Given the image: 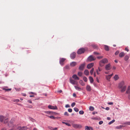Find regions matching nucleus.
Returning <instances> with one entry per match:
<instances>
[{
	"mask_svg": "<svg viewBox=\"0 0 130 130\" xmlns=\"http://www.w3.org/2000/svg\"><path fill=\"white\" fill-rule=\"evenodd\" d=\"M125 84V82L123 81H121L119 84L118 87L119 89H121V92H123L126 90V87Z\"/></svg>",
	"mask_w": 130,
	"mask_h": 130,
	"instance_id": "nucleus-1",
	"label": "nucleus"
},
{
	"mask_svg": "<svg viewBox=\"0 0 130 130\" xmlns=\"http://www.w3.org/2000/svg\"><path fill=\"white\" fill-rule=\"evenodd\" d=\"M108 62V60L106 58H104L101 60L99 62L100 66L101 67H102L104 65L105 63H107Z\"/></svg>",
	"mask_w": 130,
	"mask_h": 130,
	"instance_id": "nucleus-2",
	"label": "nucleus"
},
{
	"mask_svg": "<svg viewBox=\"0 0 130 130\" xmlns=\"http://www.w3.org/2000/svg\"><path fill=\"white\" fill-rule=\"evenodd\" d=\"M72 126L75 128H80L82 127L81 125L79 124H72Z\"/></svg>",
	"mask_w": 130,
	"mask_h": 130,
	"instance_id": "nucleus-3",
	"label": "nucleus"
},
{
	"mask_svg": "<svg viewBox=\"0 0 130 130\" xmlns=\"http://www.w3.org/2000/svg\"><path fill=\"white\" fill-rule=\"evenodd\" d=\"M85 51V50L83 48H81L78 50L77 52L78 54H81L83 53Z\"/></svg>",
	"mask_w": 130,
	"mask_h": 130,
	"instance_id": "nucleus-4",
	"label": "nucleus"
},
{
	"mask_svg": "<svg viewBox=\"0 0 130 130\" xmlns=\"http://www.w3.org/2000/svg\"><path fill=\"white\" fill-rule=\"evenodd\" d=\"M96 59L92 55L90 56L88 58V61H91L95 60Z\"/></svg>",
	"mask_w": 130,
	"mask_h": 130,
	"instance_id": "nucleus-5",
	"label": "nucleus"
},
{
	"mask_svg": "<svg viewBox=\"0 0 130 130\" xmlns=\"http://www.w3.org/2000/svg\"><path fill=\"white\" fill-rule=\"evenodd\" d=\"M70 83L73 85H77L78 83L77 82L72 79L71 78H70Z\"/></svg>",
	"mask_w": 130,
	"mask_h": 130,
	"instance_id": "nucleus-6",
	"label": "nucleus"
},
{
	"mask_svg": "<svg viewBox=\"0 0 130 130\" xmlns=\"http://www.w3.org/2000/svg\"><path fill=\"white\" fill-rule=\"evenodd\" d=\"M48 108L50 109H57V107L56 106H54L49 105L48 106Z\"/></svg>",
	"mask_w": 130,
	"mask_h": 130,
	"instance_id": "nucleus-7",
	"label": "nucleus"
},
{
	"mask_svg": "<svg viewBox=\"0 0 130 130\" xmlns=\"http://www.w3.org/2000/svg\"><path fill=\"white\" fill-rule=\"evenodd\" d=\"M27 129V128L26 126H23L21 127L20 126H18L17 129L18 130H25Z\"/></svg>",
	"mask_w": 130,
	"mask_h": 130,
	"instance_id": "nucleus-8",
	"label": "nucleus"
},
{
	"mask_svg": "<svg viewBox=\"0 0 130 130\" xmlns=\"http://www.w3.org/2000/svg\"><path fill=\"white\" fill-rule=\"evenodd\" d=\"M105 69L107 70H110L111 69V67L110 64H109L106 65L105 67Z\"/></svg>",
	"mask_w": 130,
	"mask_h": 130,
	"instance_id": "nucleus-9",
	"label": "nucleus"
},
{
	"mask_svg": "<svg viewBox=\"0 0 130 130\" xmlns=\"http://www.w3.org/2000/svg\"><path fill=\"white\" fill-rule=\"evenodd\" d=\"M85 65L84 63L80 65L79 67V69L80 70H83L84 68Z\"/></svg>",
	"mask_w": 130,
	"mask_h": 130,
	"instance_id": "nucleus-10",
	"label": "nucleus"
},
{
	"mask_svg": "<svg viewBox=\"0 0 130 130\" xmlns=\"http://www.w3.org/2000/svg\"><path fill=\"white\" fill-rule=\"evenodd\" d=\"M76 57V53L73 52L70 55L71 58L72 59H74Z\"/></svg>",
	"mask_w": 130,
	"mask_h": 130,
	"instance_id": "nucleus-11",
	"label": "nucleus"
},
{
	"mask_svg": "<svg viewBox=\"0 0 130 130\" xmlns=\"http://www.w3.org/2000/svg\"><path fill=\"white\" fill-rule=\"evenodd\" d=\"M94 63H92L88 64L87 66V68L88 69H90L91 67L93 66Z\"/></svg>",
	"mask_w": 130,
	"mask_h": 130,
	"instance_id": "nucleus-12",
	"label": "nucleus"
},
{
	"mask_svg": "<svg viewBox=\"0 0 130 130\" xmlns=\"http://www.w3.org/2000/svg\"><path fill=\"white\" fill-rule=\"evenodd\" d=\"M65 59L63 58H61L59 61L60 64L61 65H63V62L65 61Z\"/></svg>",
	"mask_w": 130,
	"mask_h": 130,
	"instance_id": "nucleus-13",
	"label": "nucleus"
},
{
	"mask_svg": "<svg viewBox=\"0 0 130 130\" xmlns=\"http://www.w3.org/2000/svg\"><path fill=\"white\" fill-rule=\"evenodd\" d=\"M72 77L75 80H78L79 79V78L76 74H74L72 76Z\"/></svg>",
	"mask_w": 130,
	"mask_h": 130,
	"instance_id": "nucleus-14",
	"label": "nucleus"
},
{
	"mask_svg": "<svg viewBox=\"0 0 130 130\" xmlns=\"http://www.w3.org/2000/svg\"><path fill=\"white\" fill-rule=\"evenodd\" d=\"M17 125H12V128L11 129L12 130H15L17 129L18 127Z\"/></svg>",
	"mask_w": 130,
	"mask_h": 130,
	"instance_id": "nucleus-15",
	"label": "nucleus"
},
{
	"mask_svg": "<svg viewBox=\"0 0 130 130\" xmlns=\"http://www.w3.org/2000/svg\"><path fill=\"white\" fill-rule=\"evenodd\" d=\"M4 117L3 116H0V121L1 122H3L4 120Z\"/></svg>",
	"mask_w": 130,
	"mask_h": 130,
	"instance_id": "nucleus-16",
	"label": "nucleus"
},
{
	"mask_svg": "<svg viewBox=\"0 0 130 130\" xmlns=\"http://www.w3.org/2000/svg\"><path fill=\"white\" fill-rule=\"evenodd\" d=\"M86 89L88 91H90L91 90V87L89 85H87L86 87Z\"/></svg>",
	"mask_w": 130,
	"mask_h": 130,
	"instance_id": "nucleus-17",
	"label": "nucleus"
},
{
	"mask_svg": "<svg viewBox=\"0 0 130 130\" xmlns=\"http://www.w3.org/2000/svg\"><path fill=\"white\" fill-rule=\"evenodd\" d=\"M130 86H128L127 88V90L126 91V94L130 93Z\"/></svg>",
	"mask_w": 130,
	"mask_h": 130,
	"instance_id": "nucleus-18",
	"label": "nucleus"
},
{
	"mask_svg": "<svg viewBox=\"0 0 130 130\" xmlns=\"http://www.w3.org/2000/svg\"><path fill=\"white\" fill-rule=\"evenodd\" d=\"M77 64V63L75 62H72L70 64V65L72 67H74Z\"/></svg>",
	"mask_w": 130,
	"mask_h": 130,
	"instance_id": "nucleus-19",
	"label": "nucleus"
},
{
	"mask_svg": "<svg viewBox=\"0 0 130 130\" xmlns=\"http://www.w3.org/2000/svg\"><path fill=\"white\" fill-rule=\"evenodd\" d=\"M125 55V53L123 52L120 53L119 54V57H122L124 56Z\"/></svg>",
	"mask_w": 130,
	"mask_h": 130,
	"instance_id": "nucleus-20",
	"label": "nucleus"
},
{
	"mask_svg": "<svg viewBox=\"0 0 130 130\" xmlns=\"http://www.w3.org/2000/svg\"><path fill=\"white\" fill-rule=\"evenodd\" d=\"M89 78L90 83H93L94 81L93 78L92 77L90 76L89 77Z\"/></svg>",
	"mask_w": 130,
	"mask_h": 130,
	"instance_id": "nucleus-21",
	"label": "nucleus"
},
{
	"mask_svg": "<svg viewBox=\"0 0 130 130\" xmlns=\"http://www.w3.org/2000/svg\"><path fill=\"white\" fill-rule=\"evenodd\" d=\"M77 85V86H74V87H75V88L76 90H77L79 91H80L81 90V88H80L79 87H78V84Z\"/></svg>",
	"mask_w": 130,
	"mask_h": 130,
	"instance_id": "nucleus-22",
	"label": "nucleus"
},
{
	"mask_svg": "<svg viewBox=\"0 0 130 130\" xmlns=\"http://www.w3.org/2000/svg\"><path fill=\"white\" fill-rule=\"evenodd\" d=\"M104 48L105 50L107 51H109V46L107 45H104Z\"/></svg>",
	"mask_w": 130,
	"mask_h": 130,
	"instance_id": "nucleus-23",
	"label": "nucleus"
},
{
	"mask_svg": "<svg viewBox=\"0 0 130 130\" xmlns=\"http://www.w3.org/2000/svg\"><path fill=\"white\" fill-rule=\"evenodd\" d=\"M84 73L86 75H88L89 74V72L87 70H85Z\"/></svg>",
	"mask_w": 130,
	"mask_h": 130,
	"instance_id": "nucleus-24",
	"label": "nucleus"
},
{
	"mask_svg": "<svg viewBox=\"0 0 130 130\" xmlns=\"http://www.w3.org/2000/svg\"><path fill=\"white\" fill-rule=\"evenodd\" d=\"M119 78V77L117 75H116L114 77V79L115 80H117Z\"/></svg>",
	"mask_w": 130,
	"mask_h": 130,
	"instance_id": "nucleus-25",
	"label": "nucleus"
},
{
	"mask_svg": "<svg viewBox=\"0 0 130 130\" xmlns=\"http://www.w3.org/2000/svg\"><path fill=\"white\" fill-rule=\"evenodd\" d=\"M79 83L82 86H84L85 85V84L82 80H80L79 81Z\"/></svg>",
	"mask_w": 130,
	"mask_h": 130,
	"instance_id": "nucleus-26",
	"label": "nucleus"
},
{
	"mask_svg": "<svg viewBox=\"0 0 130 130\" xmlns=\"http://www.w3.org/2000/svg\"><path fill=\"white\" fill-rule=\"evenodd\" d=\"M111 78V77L109 75L106 76V79L107 80H108L109 81H110V79Z\"/></svg>",
	"mask_w": 130,
	"mask_h": 130,
	"instance_id": "nucleus-27",
	"label": "nucleus"
},
{
	"mask_svg": "<svg viewBox=\"0 0 130 130\" xmlns=\"http://www.w3.org/2000/svg\"><path fill=\"white\" fill-rule=\"evenodd\" d=\"M29 119L33 122H35L36 121V120L35 119H33L31 117H29Z\"/></svg>",
	"mask_w": 130,
	"mask_h": 130,
	"instance_id": "nucleus-28",
	"label": "nucleus"
},
{
	"mask_svg": "<svg viewBox=\"0 0 130 130\" xmlns=\"http://www.w3.org/2000/svg\"><path fill=\"white\" fill-rule=\"evenodd\" d=\"M129 58V57L127 55H126L124 58V59L125 61H127L128 60Z\"/></svg>",
	"mask_w": 130,
	"mask_h": 130,
	"instance_id": "nucleus-29",
	"label": "nucleus"
},
{
	"mask_svg": "<svg viewBox=\"0 0 130 130\" xmlns=\"http://www.w3.org/2000/svg\"><path fill=\"white\" fill-rule=\"evenodd\" d=\"M94 109V108L92 106H90L89 108V110L91 111L93 110Z\"/></svg>",
	"mask_w": 130,
	"mask_h": 130,
	"instance_id": "nucleus-30",
	"label": "nucleus"
},
{
	"mask_svg": "<svg viewBox=\"0 0 130 130\" xmlns=\"http://www.w3.org/2000/svg\"><path fill=\"white\" fill-rule=\"evenodd\" d=\"M8 121V118H6V119H4V121H3L4 123L6 124V123H7Z\"/></svg>",
	"mask_w": 130,
	"mask_h": 130,
	"instance_id": "nucleus-31",
	"label": "nucleus"
},
{
	"mask_svg": "<svg viewBox=\"0 0 130 130\" xmlns=\"http://www.w3.org/2000/svg\"><path fill=\"white\" fill-rule=\"evenodd\" d=\"M3 90H5L6 91H11V88H10V89H5V88H3Z\"/></svg>",
	"mask_w": 130,
	"mask_h": 130,
	"instance_id": "nucleus-32",
	"label": "nucleus"
},
{
	"mask_svg": "<svg viewBox=\"0 0 130 130\" xmlns=\"http://www.w3.org/2000/svg\"><path fill=\"white\" fill-rule=\"evenodd\" d=\"M46 116H47L48 117H49L51 119H55V117L54 116H48V115H46Z\"/></svg>",
	"mask_w": 130,
	"mask_h": 130,
	"instance_id": "nucleus-33",
	"label": "nucleus"
},
{
	"mask_svg": "<svg viewBox=\"0 0 130 130\" xmlns=\"http://www.w3.org/2000/svg\"><path fill=\"white\" fill-rule=\"evenodd\" d=\"M115 120H113L112 121H110L108 123V124L109 125L111 124L112 123H113L115 122Z\"/></svg>",
	"mask_w": 130,
	"mask_h": 130,
	"instance_id": "nucleus-34",
	"label": "nucleus"
},
{
	"mask_svg": "<svg viewBox=\"0 0 130 130\" xmlns=\"http://www.w3.org/2000/svg\"><path fill=\"white\" fill-rule=\"evenodd\" d=\"M74 110L76 112H77L79 111L78 109L76 107L74 108Z\"/></svg>",
	"mask_w": 130,
	"mask_h": 130,
	"instance_id": "nucleus-35",
	"label": "nucleus"
},
{
	"mask_svg": "<svg viewBox=\"0 0 130 130\" xmlns=\"http://www.w3.org/2000/svg\"><path fill=\"white\" fill-rule=\"evenodd\" d=\"M78 75L79 76H81L82 75V73L81 72H79L78 73Z\"/></svg>",
	"mask_w": 130,
	"mask_h": 130,
	"instance_id": "nucleus-36",
	"label": "nucleus"
},
{
	"mask_svg": "<svg viewBox=\"0 0 130 130\" xmlns=\"http://www.w3.org/2000/svg\"><path fill=\"white\" fill-rule=\"evenodd\" d=\"M94 70V69L93 68H92V69L90 71V73L91 74V75H92L93 74V72Z\"/></svg>",
	"mask_w": 130,
	"mask_h": 130,
	"instance_id": "nucleus-37",
	"label": "nucleus"
},
{
	"mask_svg": "<svg viewBox=\"0 0 130 130\" xmlns=\"http://www.w3.org/2000/svg\"><path fill=\"white\" fill-rule=\"evenodd\" d=\"M90 128L88 126H86L85 127V130H90Z\"/></svg>",
	"mask_w": 130,
	"mask_h": 130,
	"instance_id": "nucleus-38",
	"label": "nucleus"
},
{
	"mask_svg": "<svg viewBox=\"0 0 130 130\" xmlns=\"http://www.w3.org/2000/svg\"><path fill=\"white\" fill-rule=\"evenodd\" d=\"M84 112L83 110H80V111L79 112V114L81 115H83L84 113Z\"/></svg>",
	"mask_w": 130,
	"mask_h": 130,
	"instance_id": "nucleus-39",
	"label": "nucleus"
},
{
	"mask_svg": "<svg viewBox=\"0 0 130 130\" xmlns=\"http://www.w3.org/2000/svg\"><path fill=\"white\" fill-rule=\"evenodd\" d=\"M123 127V126L122 125H120L118 126H117L116 128L117 129H119L120 128H122V127Z\"/></svg>",
	"mask_w": 130,
	"mask_h": 130,
	"instance_id": "nucleus-40",
	"label": "nucleus"
},
{
	"mask_svg": "<svg viewBox=\"0 0 130 130\" xmlns=\"http://www.w3.org/2000/svg\"><path fill=\"white\" fill-rule=\"evenodd\" d=\"M83 79L84 80V81L85 82H87V78L85 77H84L83 78Z\"/></svg>",
	"mask_w": 130,
	"mask_h": 130,
	"instance_id": "nucleus-41",
	"label": "nucleus"
},
{
	"mask_svg": "<svg viewBox=\"0 0 130 130\" xmlns=\"http://www.w3.org/2000/svg\"><path fill=\"white\" fill-rule=\"evenodd\" d=\"M92 46L94 48H97V46L95 44L92 45Z\"/></svg>",
	"mask_w": 130,
	"mask_h": 130,
	"instance_id": "nucleus-42",
	"label": "nucleus"
},
{
	"mask_svg": "<svg viewBox=\"0 0 130 130\" xmlns=\"http://www.w3.org/2000/svg\"><path fill=\"white\" fill-rule=\"evenodd\" d=\"M45 112L47 114H50L52 113L53 112L50 111H45Z\"/></svg>",
	"mask_w": 130,
	"mask_h": 130,
	"instance_id": "nucleus-43",
	"label": "nucleus"
},
{
	"mask_svg": "<svg viewBox=\"0 0 130 130\" xmlns=\"http://www.w3.org/2000/svg\"><path fill=\"white\" fill-rule=\"evenodd\" d=\"M125 124L127 125H130V122H127L125 123Z\"/></svg>",
	"mask_w": 130,
	"mask_h": 130,
	"instance_id": "nucleus-44",
	"label": "nucleus"
},
{
	"mask_svg": "<svg viewBox=\"0 0 130 130\" xmlns=\"http://www.w3.org/2000/svg\"><path fill=\"white\" fill-rule=\"evenodd\" d=\"M103 57L102 56H98L97 57V58L99 59H101L103 58Z\"/></svg>",
	"mask_w": 130,
	"mask_h": 130,
	"instance_id": "nucleus-45",
	"label": "nucleus"
},
{
	"mask_svg": "<svg viewBox=\"0 0 130 130\" xmlns=\"http://www.w3.org/2000/svg\"><path fill=\"white\" fill-rule=\"evenodd\" d=\"M64 115L65 116H69V115L68 113L67 112H64Z\"/></svg>",
	"mask_w": 130,
	"mask_h": 130,
	"instance_id": "nucleus-46",
	"label": "nucleus"
},
{
	"mask_svg": "<svg viewBox=\"0 0 130 130\" xmlns=\"http://www.w3.org/2000/svg\"><path fill=\"white\" fill-rule=\"evenodd\" d=\"M75 105V102L71 104V106L72 107H74Z\"/></svg>",
	"mask_w": 130,
	"mask_h": 130,
	"instance_id": "nucleus-47",
	"label": "nucleus"
},
{
	"mask_svg": "<svg viewBox=\"0 0 130 130\" xmlns=\"http://www.w3.org/2000/svg\"><path fill=\"white\" fill-rule=\"evenodd\" d=\"M68 111L70 112H71L72 111V109L71 108H69L68 110Z\"/></svg>",
	"mask_w": 130,
	"mask_h": 130,
	"instance_id": "nucleus-48",
	"label": "nucleus"
},
{
	"mask_svg": "<svg viewBox=\"0 0 130 130\" xmlns=\"http://www.w3.org/2000/svg\"><path fill=\"white\" fill-rule=\"evenodd\" d=\"M14 121V119H12L10 121V122L11 123H12Z\"/></svg>",
	"mask_w": 130,
	"mask_h": 130,
	"instance_id": "nucleus-49",
	"label": "nucleus"
},
{
	"mask_svg": "<svg viewBox=\"0 0 130 130\" xmlns=\"http://www.w3.org/2000/svg\"><path fill=\"white\" fill-rule=\"evenodd\" d=\"M119 53V52L118 51H117L115 53V54L116 55H117Z\"/></svg>",
	"mask_w": 130,
	"mask_h": 130,
	"instance_id": "nucleus-50",
	"label": "nucleus"
},
{
	"mask_svg": "<svg viewBox=\"0 0 130 130\" xmlns=\"http://www.w3.org/2000/svg\"><path fill=\"white\" fill-rule=\"evenodd\" d=\"M128 98L129 100H130V93H128Z\"/></svg>",
	"mask_w": 130,
	"mask_h": 130,
	"instance_id": "nucleus-51",
	"label": "nucleus"
},
{
	"mask_svg": "<svg viewBox=\"0 0 130 130\" xmlns=\"http://www.w3.org/2000/svg\"><path fill=\"white\" fill-rule=\"evenodd\" d=\"M49 128L51 130H53L54 128L51 126L49 127Z\"/></svg>",
	"mask_w": 130,
	"mask_h": 130,
	"instance_id": "nucleus-52",
	"label": "nucleus"
},
{
	"mask_svg": "<svg viewBox=\"0 0 130 130\" xmlns=\"http://www.w3.org/2000/svg\"><path fill=\"white\" fill-rule=\"evenodd\" d=\"M96 80L97 81V82L98 83H99V80L98 78V77H96Z\"/></svg>",
	"mask_w": 130,
	"mask_h": 130,
	"instance_id": "nucleus-53",
	"label": "nucleus"
},
{
	"mask_svg": "<svg viewBox=\"0 0 130 130\" xmlns=\"http://www.w3.org/2000/svg\"><path fill=\"white\" fill-rule=\"evenodd\" d=\"M103 123V122L102 121H100L99 122V124L101 125Z\"/></svg>",
	"mask_w": 130,
	"mask_h": 130,
	"instance_id": "nucleus-54",
	"label": "nucleus"
},
{
	"mask_svg": "<svg viewBox=\"0 0 130 130\" xmlns=\"http://www.w3.org/2000/svg\"><path fill=\"white\" fill-rule=\"evenodd\" d=\"M102 69L101 68H100L99 67H98V71H101L102 70Z\"/></svg>",
	"mask_w": 130,
	"mask_h": 130,
	"instance_id": "nucleus-55",
	"label": "nucleus"
},
{
	"mask_svg": "<svg viewBox=\"0 0 130 130\" xmlns=\"http://www.w3.org/2000/svg\"><path fill=\"white\" fill-rule=\"evenodd\" d=\"M65 124L66 125H67V126H70V124L69 123H65Z\"/></svg>",
	"mask_w": 130,
	"mask_h": 130,
	"instance_id": "nucleus-56",
	"label": "nucleus"
},
{
	"mask_svg": "<svg viewBox=\"0 0 130 130\" xmlns=\"http://www.w3.org/2000/svg\"><path fill=\"white\" fill-rule=\"evenodd\" d=\"M65 107L66 108L69 107H70V106L69 105L67 104L65 106Z\"/></svg>",
	"mask_w": 130,
	"mask_h": 130,
	"instance_id": "nucleus-57",
	"label": "nucleus"
},
{
	"mask_svg": "<svg viewBox=\"0 0 130 130\" xmlns=\"http://www.w3.org/2000/svg\"><path fill=\"white\" fill-rule=\"evenodd\" d=\"M125 50L127 52H128L129 51V49L127 47L125 48Z\"/></svg>",
	"mask_w": 130,
	"mask_h": 130,
	"instance_id": "nucleus-58",
	"label": "nucleus"
},
{
	"mask_svg": "<svg viewBox=\"0 0 130 130\" xmlns=\"http://www.w3.org/2000/svg\"><path fill=\"white\" fill-rule=\"evenodd\" d=\"M108 104L109 105H112L113 104V103L112 102H110L108 103Z\"/></svg>",
	"mask_w": 130,
	"mask_h": 130,
	"instance_id": "nucleus-59",
	"label": "nucleus"
},
{
	"mask_svg": "<svg viewBox=\"0 0 130 130\" xmlns=\"http://www.w3.org/2000/svg\"><path fill=\"white\" fill-rule=\"evenodd\" d=\"M96 72L97 74L98 75H99L100 74V73L99 72L98 70V69L96 70Z\"/></svg>",
	"mask_w": 130,
	"mask_h": 130,
	"instance_id": "nucleus-60",
	"label": "nucleus"
},
{
	"mask_svg": "<svg viewBox=\"0 0 130 130\" xmlns=\"http://www.w3.org/2000/svg\"><path fill=\"white\" fill-rule=\"evenodd\" d=\"M105 109L107 110H108L109 109V108L108 107H107Z\"/></svg>",
	"mask_w": 130,
	"mask_h": 130,
	"instance_id": "nucleus-61",
	"label": "nucleus"
},
{
	"mask_svg": "<svg viewBox=\"0 0 130 130\" xmlns=\"http://www.w3.org/2000/svg\"><path fill=\"white\" fill-rule=\"evenodd\" d=\"M19 100L18 99H17L16 100H15L14 101V102H19Z\"/></svg>",
	"mask_w": 130,
	"mask_h": 130,
	"instance_id": "nucleus-62",
	"label": "nucleus"
},
{
	"mask_svg": "<svg viewBox=\"0 0 130 130\" xmlns=\"http://www.w3.org/2000/svg\"><path fill=\"white\" fill-rule=\"evenodd\" d=\"M94 54H97V55L99 54L98 53L96 52H94Z\"/></svg>",
	"mask_w": 130,
	"mask_h": 130,
	"instance_id": "nucleus-63",
	"label": "nucleus"
},
{
	"mask_svg": "<svg viewBox=\"0 0 130 130\" xmlns=\"http://www.w3.org/2000/svg\"><path fill=\"white\" fill-rule=\"evenodd\" d=\"M22 95L24 96H26V94L25 93H23L22 94Z\"/></svg>",
	"mask_w": 130,
	"mask_h": 130,
	"instance_id": "nucleus-64",
	"label": "nucleus"
}]
</instances>
